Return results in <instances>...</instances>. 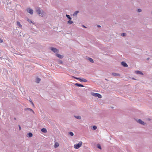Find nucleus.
<instances>
[{
    "label": "nucleus",
    "instance_id": "obj_4",
    "mask_svg": "<svg viewBox=\"0 0 152 152\" xmlns=\"http://www.w3.org/2000/svg\"><path fill=\"white\" fill-rule=\"evenodd\" d=\"M27 12L29 13L31 15H32L33 14V10L30 8H27Z\"/></svg>",
    "mask_w": 152,
    "mask_h": 152
},
{
    "label": "nucleus",
    "instance_id": "obj_5",
    "mask_svg": "<svg viewBox=\"0 0 152 152\" xmlns=\"http://www.w3.org/2000/svg\"><path fill=\"white\" fill-rule=\"evenodd\" d=\"M50 49L52 51L55 53H56L57 52H58L59 51L58 49L53 47H51Z\"/></svg>",
    "mask_w": 152,
    "mask_h": 152
},
{
    "label": "nucleus",
    "instance_id": "obj_27",
    "mask_svg": "<svg viewBox=\"0 0 152 152\" xmlns=\"http://www.w3.org/2000/svg\"><path fill=\"white\" fill-rule=\"evenodd\" d=\"M97 128V127L96 126H94L93 127V130H96Z\"/></svg>",
    "mask_w": 152,
    "mask_h": 152
},
{
    "label": "nucleus",
    "instance_id": "obj_36",
    "mask_svg": "<svg viewBox=\"0 0 152 152\" xmlns=\"http://www.w3.org/2000/svg\"><path fill=\"white\" fill-rule=\"evenodd\" d=\"M72 78H74L75 79L76 77H75L74 76H72Z\"/></svg>",
    "mask_w": 152,
    "mask_h": 152
},
{
    "label": "nucleus",
    "instance_id": "obj_38",
    "mask_svg": "<svg viewBox=\"0 0 152 152\" xmlns=\"http://www.w3.org/2000/svg\"><path fill=\"white\" fill-rule=\"evenodd\" d=\"M97 27L99 28V27H101V26H100V25H97Z\"/></svg>",
    "mask_w": 152,
    "mask_h": 152
},
{
    "label": "nucleus",
    "instance_id": "obj_3",
    "mask_svg": "<svg viewBox=\"0 0 152 152\" xmlns=\"http://www.w3.org/2000/svg\"><path fill=\"white\" fill-rule=\"evenodd\" d=\"M91 94L94 96L98 97L99 98H101L102 97V96L100 94L98 93H95L94 92H92Z\"/></svg>",
    "mask_w": 152,
    "mask_h": 152
},
{
    "label": "nucleus",
    "instance_id": "obj_33",
    "mask_svg": "<svg viewBox=\"0 0 152 152\" xmlns=\"http://www.w3.org/2000/svg\"><path fill=\"white\" fill-rule=\"evenodd\" d=\"M75 79L78 80H79L80 79V77H76Z\"/></svg>",
    "mask_w": 152,
    "mask_h": 152
},
{
    "label": "nucleus",
    "instance_id": "obj_21",
    "mask_svg": "<svg viewBox=\"0 0 152 152\" xmlns=\"http://www.w3.org/2000/svg\"><path fill=\"white\" fill-rule=\"evenodd\" d=\"M17 25L19 26L20 27H22V25L20 24V22L19 21H17Z\"/></svg>",
    "mask_w": 152,
    "mask_h": 152
},
{
    "label": "nucleus",
    "instance_id": "obj_8",
    "mask_svg": "<svg viewBox=\"0 0 152 152\" xmlns=\"http://www.w3.org/2000/svg\"><path fill=\"white\" fill-rule=\"evenodd\" d=\"M56 56L60 59L64 57L63 55H62L60 54L57 53L56 54Z\"/></svg>",
    "mask_w": 152,
    "mask_h": 152
},
{
    "label": "nucleus",
    "instance_id": "obj_23",
    "mask_svg": "<svg viewBox=\"0 0 152 152\" xmlns=\"http://www.w3.org/2000/svg\"><path fill=\"white\" fill-rule=\"evenodd\" d=\"M97 147L98 148L100 149H102L101 146L99 144H97Z\"/></svg>",
    "mask_w": 152,
    "mask_h": 152
},
{
    "label": "nucleus",
    "instance_id": "obj_16",
    "mask_svg": "<svg viewBox=\"0 0 152 152\" xmlns=\"http://www.w3.org/2000/svg\"><path fill=\"white\" fill-rule=\"evenodd\" d=\"M88 60L90 61L91 63H94V60H93L91 58L88 57Z\"/></svg>",
    "mask_w": 152,
    "mask_h": 152
},
{
    "label": "nucleus",
    "instance_id": "obj_40",
    "mask_svg": "<svg viewBox=\"0 0 152 152\" xmlns=\"http://www.w3.org/2000/svg\"><path fill=\"white\" fill-rule=\"evenodd\" d=\"M132 79H133V80H136V79L134 78H132Z\"/></svg>",
    "mask_w": 152,
    "mask_h": 152
},
{
    "label": "nucleus",
    "instance_id": "obj_11",
    "mask_svg": "<svg viewBox=\"0 0 152 152\" xmlns=\"http://www.w3.org/2000/svg\"><path fill=\"white\" fill-rule=\"evenodd\" d=\"M25 110H28L32 112L33 114H34V111L31 109L29 108H27L25 109Z\"/></svg>",
    "mask_w": 152,
    "mask_h": 152
},
{
    "label": "nucleus",
    "instance_id": "obj_6",
    "mask_svg": "<svg viewBox=\"0 0 152 152\" xmlns=\"http://www.w3.org/2000/svg\"><path fill=\"white\" fill-rule=\"evenodd\" d=\"M137 122L139 123L140 124L144 126L146 124V123H145L144 121H142L140 119H139L138 120Z\"/></svg>",
    "mask_w": 152,
    "mask_h": 152
},
{
    "label": "nucleus",
    "instance_id": "obj_28",
    "mask_svg": "<svg viewBox=\"0 0 152 152\" xmlns=\"http://www.w3.org/2000/svg\"><path fill=\"white\" fill-rule=\"evenodd\" d=\"M29 101L30 102H31V103L32 105L33 106H34V104L33 102H32V100H31V99L30 98V100Z\"/></svg>",
    "mask_w": 152,
    "mask_h": 152
},
{
    "label": "nucleus",
    "instance_id": "obj_37",
    "mask_svg": "<svg viewBox=\"0 0 152 152\" xmlns=\"http://www.w3.org/2000/svg\"><path fill=\"white\" fill-rule=\"evenodd\" d=\"M147 120H148V121H150L151 120V119L150 118H148L147 119Z\"/></svg>",
    "mask_w": 152,
    "mask_h": 152
},
{
    "label": "nucleus",
    "instance_id": "obj_12",
    "mask_svg": "<svg viewBox=\"0 0 152 152\" xmlns=\"http://www.w3.org/2000/svg\"><path fill=\"white\" fill-rule=\"evenodd\" d=\"M41 131L44 133H46L47 132V129L45 128H43L41 129Z\"/></svg>",
    "mask_w": 152,
    "mask_h": 152
},
{
    "label": "nucleus",
    "instance_id": "obj_17",
    "mask_svg": "<svg viewBox=\"0 0 152 152\" xmlns=\"http://www.w3.org/2000/svg\"><path fill=\"white\" fill-rule=\"evenodd\" d=\"M59 145L58 143V142H56V143H55L54 145V148H57V147H58L59 146Z\"/></svg>",
    "mask_w": 152,
    "mask_h": 152
},
{
    "label": "nucleus",
    "instance_id": "obj_2",
    "mask_svg": "<svg viewBox=\"0 0 152 152\" xmlns=\"http://www.w3.org/2000/svg\"><path fill=\"white\" fill-rule=\"evenodd\" d=\"M83 142L82 141H80L77 144L74 145V147L76 149H78L82 145Z\"/></svg>",
    "mask_w": 152,
    "mask_h": 152
},
{
    "label": "nucleus",
    "instance_id": "obj_1",
    "mask_svg": "<svg viewBox=\"0 0 152 152\" xmlns=\"http://www.w3.org/2000/svg\"><path fill=\"white\" fill-rule=\"evenodd\" d=\"M36 11L40 16H42L43 15V12H41L40 8L38 7L36 8Z\"/></svg>",
    "mask_w": 152,
    "mask_h": 152
},
{
    "label": "nucleus",
    "instance_id": "obj_14",
    "mask_svg": "<svg viewBox=\"0 0 152 152\" xmlns=\"http://www.w3.org/2000/svg\"><path fill=\"white\" fill-rule=\"evenodd\" d=\"M136 73L137 74H140V75H143V73H142V72H141V71H136Z\"/></svg>",
    "mask_w": 152,
    "mask_h": 152
},
{
    "label": "nucleus",
    "instance_id": "obj_19",
    "mask_svg": "<svg viewBox=\"0 0 152 152\" xmlns=\"http://www.w3.org/2000/svg\"><path fill=\"white\" fill-rule=\"evenodd\" d=\"M79 12V11H75V12L73 14V15L74 16H76L77 15V14Z\"/></svg>",
    "mask_w": 152,
    "mask_h": 152
},
{
    "label": "nucleus",
    "instance_id": "obj_29",
    "mask_svg": "<svg viewBox=\"0 0 152 152\" xmlns=\"http://www.w3.org/2000/svg\"><path fill=\"white\" fill-rule=\"evenodd\" d=\"M82 81L83 82H86L87 81V80L83 78L82 80Z\"/></svg>",
    "mask_w": 152,
    "mask_h": 152
},
{
    "label": "nucleus",
    "instance_id": "obj_42",
    "mask_svg": "<svg viewBox=\"0 0 152 152\" xmlns=\"http://www.w3.org/2000/svg\"><path fill=\"white\" fill-rule=\"evenodd\" d=\"M105 80H107V81H108V80H107V79H105Z\"/></svg>",
    "mask_w": 152,
    "mask_h": 152
},
{
    "label": "nucleus",
    "instance_id": "obj_41",
    "mask_svg": "<svg viewBox=\"0 0 152 152\" xmlns=\"http://www.w3.org/2000/svg\"><path fill=\"white\" fill-rule=\"evenodd\" d=\"M16 118H14V120H16Z\"/></svg>",
    "mask_w": 152,
    "mask_h": 152
},
{
    "label": "nucleus",
    "instance_id": "obj_34",
    "mask_svg": "<svg viewBox=\"0 0 152 152\" xmlns=\"http://www.w3.org/2000/svg\"><path fill=\"white\" fill-rule=\"evenodd\" d=\"M82 27H83V28H86V26H84V25H82Z\"/></svg>",
    "mask_w": 152,
    "mask_h": 152
},
{
    "label": "nucleus",
    "instance_id": "obj_31",
    "mask_svg": "<svg viewBox=\"0 0 152 152\" xmlns=\"http://www.w3.org/2000/svg\"><path fill=\"white\" fill-rule=\"evenodd\" d=\"M142 10L140 9H138V12H142Z\"/></svg>",
    "mask_w": 152,
    "mask_h": 152
},
{
    "label": "nucleus",
    "instance_id": "obj_25",
    "mask_svg": "<svg viewBox=\"0 0 152 152\" xmlns=\"http://www.w3.org/2000/svg\"><path fill=\"white\" fill-rule=\"evenodd\" d=\"M69 134L72 136H73L74 135V133L72 132H69Z\"/></svg>",
    "mask_w": 152,
    "mask_h": 152
},
{
    "label": "nucleus",
    "instance_id": "obj_26",
    "mask_svg": "<svg viewBox=\"0 0 152 152\" xmlns=\"http://www.w3.org/2000/svg\"><path fill=\"white\" fill-rule=\"evenodd\" d=\"M121 35L122 37H125L126 35V34L125 33H122L121 34Z\"/></svg>",
    "mask_w": 152,
    "mask_h": 152
},
{
    "label": "nucleus",
    "instance_id": "obj_30",
    "mask_svg": "<svg viewBox=\"0 0 152 152\" xmlns=\"http://www.w3.org/2000/svg\"><path fill=\"white\" fill-rule=\"evenodd\" d=\"M28 22L29 23H33L32 22V21H31V20H30V19H28Z\"/></svg>",
    "mask_w": 152,
    "mask_h": 152
},
{
    "label": "nucleus",
    "instance_id": "obj_22",
    "mask_svg": "<svg viewBox=\"0 0 152 152\" xmlns=\"http://www.w3.org/2000/svg\"><path fill=\"white\" fill-rule=\"evenodd\" d=\"M58 64H62L63 63V61L59 59L58 60Z\"/></svg>",
    "mask_w": 152,
    "mask_h": 152
},
{
    "label": "nucleus",
    "instance_id": "obj_32",
    "mask_svg": "<svg viewBox=\"0 0 152 152\" xmlns=\"http://www.w3.org/2000/svg\"><path fill=\"white\" fill-rule=\"evenodd\" d=\"M18 126L19 127V130H21V127L20 125H18Z\"/></svg>",
    "mask_w": 152,
    "mask_h": 152
},
{
    "label": "nucleus",
    "instance_id": "obj_13",
    "mask_svg": "<svg viewBox=\"0 0 152 152\" xmlns=\"http://www.w3.org/2000/svg\"><path fill=\"white\" fill-rule=\"evenodd\" d=\"M27 136L28 137H31L33 136V134L31 132H29L27 134Z\"/></svg>",
    "mask_w": 152,
    "mask_h": 152
},
{
    "label": "nucleus",
    "instance_id": "obj_20",
    "mask_svg": "<svg viewBox=\"0 0 152 152\" xmlns=\"http://www.w3.org/2000/svg\"><path fill=\"white\" fill-rule=\"evenodd\" d=\"M75 117L77 119H81V118L80 116L77 115L76 116H75Z\"/></svg>",
    "mask_w": 152,
    "mask_h": 152
},
{
    "label": "nucleus",
    "instance_id": "obj_9",
    "mask_svg": "<svg viewBox=\"0 0 152 152\" xmlns=\"http://www.w3.org/2000/svg\"><path fill=\"white\" fill-rule=\"evenodd\" d=\"M75 85L77 86L78 87H84V86L82 84H80L78 83H76L75 84Z\"/></svg>",
    "mask_w": 152,
    "mask_h": 152
},
{
    "label": "nucleus",
    "instance_id": "obj_39",
    "mask_svg": "<svg viewBox=\"0 0 152 152\" xmlns=\"http://www.w3.org/2000/svg\"><path fill=\"white\" fill-rule=\"evenodd\" d=\"M149 59H150V58H147V59H147V60L148 61V60H149Z\"/></svg>",
    "mask_w": 152,
    "mask_h": 152
},
{
    "label": "nucleus",
    "instance_id": "obj_10",
    "mask_svg": "<svg viewBox=\"0 0 152 152\" xmlns=\"http://www.w3.org/2000/svg\"><path fill=\"white\" fill-rule=\"evenodd\" d=\"M112 75L114 76H118L119 77L120 76V75L119 74L115 72L112 73Z\"/></svg>",
    "mask_w": 152,
    "mask_h": 152
},
{
    "label": "nucleus",
    "instance_id": "obj_35",
    "mask_svg": "<svg viewBox=\"0 0 152 152\" xmlns=\"http://www.w3.org/2000/svg\"><path fill=\"white\" fill-rule=\"evenodd\" d=\"M82 79H81V78H80V79L79 80V81H80V82H82Z\"/></svg>",
    "mask_w": 152,
    "mask_h": 152
},
{
    "label": "nucleus",
    "instance_id": "obj_18",
    "mask_svg": "<svg viewBox=\"0 0 152 152\" xmlns=\"http://www.w3.org/2000/svg\"><path fill=\"white\" fill-rule=\"evenodd\" d=\"M66 16L69 20H71L72 19V18L70 17V16L69 15L66 14Z\"/></svg>",
    "mask_w": 152,
    "mask_h": 152
},
{
    "label": "nucleus",
    "instance_id": "obj_7",
    "mask_svg": "<svg viewBox=\"0 0 152 152\" xmlns=\"http://www.w3.org/2000/svg\"><path fill=\"white\" fill-rule=\"evenodd\" d=\"M121 64L124 67H127L128 66V65L124 61H122L121 63Z\"/></svg>",
    "mask_w": 152,
    "mask_h": 152
},
{
    "label": "nucleus",
    "instance_id": "obj_15",
    "mask_svg": "<svg viewBox=\"0 0 152 152\" xmlns=\"http://www.w3.org/2000/svg\"><path fill=\"white\" fill-rule=\"evenodd\" d=\"M41 80L40 78H37L36 80V82L37 83H39Z\"/></svg>",
    "mask_w": 152,
    "mask_h": 152
},
{
    "label": "nucleus",
    "instance_id": "obj_24",
    "mask_svg": "<svg viewBox=\"0 0 152 152\" xmlns=\"http://www.w3.org/2000/svg\"><path fill=\"white\" fill-rule=\"evenodd\" d=\"M73 23V21H72L71 20H69L67 22V23H69V24H72Z\"/></svg>",
    "mask_w": 152,
    "mask_h": 152
}]
</instances>
